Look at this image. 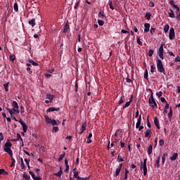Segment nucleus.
<instances>
[{
	"instance_id": "1",
	"label": "nucleus",
	"mask_w": 180,
	"mask_h": 180,
	"mask_svg": "<svg viewBox=\"0 0 180 180\" xmlns=\"http://www.w3.org/2000/svg\"><path fill=\"white\" fill-rule=\"evenodd\" d=\"M11 147H12V143L6 142L4 145V151L8 154H9L11 157H13V153L12 152V149H11Z\"/></svg>"
},
{
	"instance_id": "2",
	"label": "nucleus",
	"mask_w": 180,
	"mask_h": 180,
	"mask_svg": "<svg viewBox=\"0 0 180 180\" xmlns=\"http://www.w3.org/2000/svg\"><path fill=\"white\" fill-rule=\"evenodd\" d=\"M157 68L159 72L165 75V69H164V65H162V61L159 58L157 59Z\"/></svg>"
},
{
	"instance_id": "3",
	"label": "nucleus",
	"mask_w": 180,
	"mask_h": 180,
	"mask_svg": "<svg viewBox=\"0 0 180 180\" xmlns=\"http://www.w3.org/2000/svg\"><path fill=\"white\" fill-rule=\"evenodd\" d=\"M149 104L150 105L151 108H157V103L155 102V100L154 99V96L150 95L149 98Z\"/></svg>"
},
{
	"instance_id": "4",
	"label": "nucleus",
	"mask_w": 180,
	"mask_h": 180,
	"mask_svg": "<svg viewBox=\"0 0 180 180\" xmlns=\"http://www.w3.org/2000/svg\"><path fill=\"white\" fill-rule=\"evenodd\" d=\"M158 54L161 60H164V45L160 46Z\"/></svg>"
},
{
	"instance_id": "5",
	"label": "nucleus",
	"mask_w": 180,
	"mask_h": 180,
	"mask_svg": "<svg viewBox=\"0 0 180 180\" xmlns=\"http://www.w3.org/2000/svg\"><path fill=\"white\" fill-rule=\"evenodd\" d=\"M174 37H175V30H174V27H171L169 33V38L170 40H174Z\"/></svg>"
},
{
	"instance_id": "6",
	"label": "nucleus",
	"mask_w": 180,
	"mask_h": 180,
	"mask_svg": "<svg viewBox=\"0 0 180 180\" xmlns=\"http://www.w3.org/2000/svg\"><path fill=\"white\" fill-rule=\"evenodd\" d=\"M6 110L9 112L10 115H12L13 113H19V109L18 108H6Z\"/></svg>"
},
{
	"instance_id": "7",
	"label": "nucleus",
	"mask_w": 180,
	"mask_h": 180,
	"mask_svg": "<svg viewBox=\"0 0 180 180\" xmlns=\"http://www.w3.org/2000/svg\"><path fill=\"white\" fill-rule=\"evenodd\" d=\"M151 134H153L151 128L147 129L146 131H145V137L150 139V137H151Z\"/></svg>"
},
{
	"instance_id": "8",
	"label": "nucleus",
	"mask_w": 180,
	"mask_h": 180,
	"mask_svg": "<svg viewBox=\"0 0 180 180\" xmlns=\"http://www.w3.org/2000/svg\"><path fill=\"white\" fill-rule=\"evenodd\" d=\"M20 123L21 126H22V130L24 133H26V131H27V125H26V123L22 120H20Z\"/></svg>"
},
{
	"instance_id": "9",
	"label": "nucleus",
	"mask_w": 180,
	"mask_h": 180,
	"mask_svg": "<svg viewBox=\"0 0 180 180\" xmlns=\"http://www.w3.org/2000/svg\"><path fill=\"white\" fill-rule=\"evenodd\" d=\"M19 140H20V141L22 142V146L23 147V146L25 145L23 143V139H22L20 134L18 133L17 134V139H13L12 141H19Z\"/></svg>"
},
{
	"instance_id": "10",
	"label": "nucleus",
	"mask_w": 180,
	"mask_h": 180,
	"mask_svg": "<svg viewBox=\"0 0 180 180\" xmlns=\"http://www.w3.org/2000/svg\"><path fill=\"white\" fill-rule=\"evenodd\" d=\"M58 110H60V108L51 107L46 110V112H58Z\"/></svg>"
},
{
	"instance_id": "11",
	"label": "nucleus",
	"mask_w": 180,
	"mask_h": 180,
	"mask_svg": "<svg viewBox=\"0 0 180 180\" xmlns=\"http://www.w3.org/2000/svg\"><path fill=\"white\" fill-rule=\"evenodd\" d=\"M86 130V122H84L82 125V128L80 129V134H82Z\"/></svg>"
},
{
	"instance_id": "12",
	"label": "nucleus",
	"mask_w": 180,
	"mask_h": 180,
	"mask_svg": "<svg viewBox=\"0 0 180 180\" xmlns=\"http://www.w3.org/2000/svg\"><path fill=\"white\" fill-rule=\"evenodd\" d=\"M144 27H145L144 33H148V32H150V24L145 23Z\"/></svg>"
},
{
	"instance_id": "13",
	"label": "nucleus",
	"mask_w": 180,
	"mask_h": 180,
	"mask_svg": "<svg viewBox=\"0 0 180 180\" xmlns=\"http://www.w3.org/2000/svg\"><path fill=\"white\" fill-rule=\"evenodd\" d=\"M141 124V115H139L138 121H137V122L136 124V128L139 129V127H140Z\"/></svg>"
},
{
	"instance_id": "14",
	"label": "nucleus",
	"mask_w": 180,
	"mask_h": 180,
	"mask_svg": "<svg viewBox=\"0 0 180 180\" xmlns=\"http://www.w3.org/2000/svg\"><path fill=\"white\" fill-rule=\"evenodd\" d=\"M141 165L143 167V169H147V158L143 160V162H141Z\"/></svg>"
},
{
	"instance_id": "15",
	"label": "nucleus",
	"mask_w": 180,
	"mask_h": 180,
	"mask_svg": "<svg viewBox=\"0 0 180 180\" xmlns=\"http://www.w3.org/2000/svg\"><path fill=\"white\" fill-rule=\"evenodd\" d=\"M60 121H56L55 120H52L51 121V124H52V126H58V124H60Z\"/></svg>"
},
{
	"instance_id": "16",
	"label": "nucleus",
	"mask_w": 180,
	"mask_h": 180,
	"mask_svg": "<svg viewBox=\"0 0 180 180\" xmlns=\"http://www.w3.org/2000/svg\"><path fill=\"white\" fill-rule=\"evenodd\" d=\"M178 158V153H175L173 154V155L170 158L171 161H175Z\"/></svg>"
},
{
	"instance_id": "17",
	"label": "nucleus",
	"mask_w": 180,
	"mask_h": 180,
	"mask_svg": "<svg viewBox=\"0 0 180 180\" xmlns=\"http://www.w3.org/2000/svg\"><path fill=\"white\" fill-rule=\"evenodd\" d=\"M154 123H155L156 127H158V129H160V122L158 121V118L155 117Z\"/></svg>"
},
{
	"instance_id": "18",
	"label": "nucleus",
	"mask_w": 180,
	"mask_h": 180,
	"mask_svg": "<svg viewBox=\"0 0 180 180\" xmlns=\"http://www.w3.org/2000/svg\"><path fill=\"white\" fill-rule=\"evenodd\" d=\"M70 30V25L68 24H66L63 28V32L68 33V32Z\"/></svg>"
},
{
	"instance_id": "19",
	"label": "nucleus",
	"mask_w": 180,
	"mask_h": 180,
	"mask_svg": "<svg viewBox=\"0 0 180 180\" xmlns=\"http://www.w3.org/2000/svg\"><path fill=\"white\" fill-rule=\"evenodd\" d=\"M29 25H31V26L33 27L36 25V19H32L29 21Z\"/></svg>"
},
{
	"instance_id": "20",
	"label": "nucleus",
	"mask_w": 180,
	"mask_h": 180,
	"mask_svg": "<svg viewBox=\"0 0 180 180\" xmlns=\"http://www.w3.org/2000/svg\"><path fill=\"white\" fill-rule=\"evenodd\" d=\"M46 99H49L51 102L54 99V95L53 94H47Z\"/></svg>"
},
{
	"instance_id": "21",
	"label": "nucleus",
	"mask_w": 180,
	"mask_h": 180,
	"mask_svg": "<svg viewBox=\"0 0 180 180\" xmlns=\"http://www.w3.org/2000/svg\"><path fill=\"white\" fill-rule=\"evenodd\" d=\"M160 160H161V158L159 156L157 160L155 161V164L156 168H160Z\"/></svg>"
},
{
	"instance_id": "22",
	"label": "nucleus",
	"mask_w": 180,
	"mask_h": 180,
	"mask_svg": "<svg viewBox=\"0 0 180 180\" xmlns=\"http://www.w3.org/2000/svg\"><path fill=\"white\" fill-rule=\"evenodd\" d=\"M168 155V153H165L162 157V163L165 164V158Z\"/></svg>"
},
{
	"instance_id": "23",
	"label": "nucleus",
	"mask_w": 180,
	"mask_h": 180,
	"mask_svg": "<svg viewBox=\"0 0 180 180\" xmlns=\"http://www.w3.org/2000/svg\"><path fill=\"white\" fill-rule=\"evenodd\" d=\"M153 153V145H150L148 148V154L150 155Z\"/></svg>"
},
{
	"instance_id": "24",
	"label": "nucleus",
	"mask_w": 180,
	"mask_h": 180,
	"mask_svg": "<svg viewBox=\"0 0 180 180\" xmlns=\"http://www.w3.org/2000/svg\"><path fill=\"white\" fill-rule=\"evenodd\" d=\"M13 106L14 109H19V105L18 104V102L13 101Z\"/></svg>"
},
{
	"instance_id": "25",
	"label": "nucleus",
	"mask_w": 180,
	"mask_h": 180,
	"mask_svg": "<svg viewBox=\"0 0 180 180\" xmlns=\"http://www.w3.org/2000/svg\"><path fill=\"white\" fill-rule=\"evenodd\" d=\"M168 30H169V25L168 24H166L164 27L165 33H168Z\"/></svg>"
},
{
	"instance_id": "26",
	"label": "nucleus",
	"mask_w": 180,
	"mask_h": 180,
	"mask_svg": "<svg viewBox=\"0 0 180 180\" xmlns=\"http://www.w3.org/2000/svg\"><path fill=\"white\" fill-rule=\"evenodd\" d=\"M120 171H122L120 169V168H117L116 169V171H115V173L114 174V176H119V174H120Z\"/></svg>"
},
{
	"instance_id": "27",
	"label": "nucleus",
	"mask_w": 180,
	"mask_h": 180,
	"mask_svg": "<svg viewBox=\"0 0 180 180\" xmlns=\"http://www.w3.org/2000/svg\"><path fill=\"white\" fill-rule=\"evenodd\" d=\"M64 157H65V152H63V154H61L60 156H59V158H58V161H62L63 160V158H64Z\"/></svg>"
},
{
	"instance_id": "28",
	"label": "nucleus",
	"mask_w": 180,
	"mask_h": 180,
	"mask_svg": "<svg viewBox=\"0 0 180 180\" xmlns=\"http://www.w3.org/2000/svg\"><path fill=\"white\" fill-rule=\"evenodd\" d=\"M8 172H6L4 169H0V175H8Z\"/></svg>"
},
{
	"instance_id": "29",
	"label": "nucleus",
	"mask_w": 180,
	"mask_h": 180,
	"mask_svg": "<svg viewBox=\"0 0 180 180\" xmlns=\"http://www.w3.org/2000/svg\"><path fill=\"white\" fill-rule=\"evenodd\" d=\"M169 16V18H175V14L174 13V11H172V9H170Z\"/></svg>"
},
{
	"instance_id": "30",
	"label": "nucleus",
	"mask_w": 180,
	"mask_h": 180,
	"mask_svg": "<svg viewBox=\"0 0 180 180\" xmlns=\"http://www.w3.org/2000/svg\"><path fill=\"white\" fill-rule=\"evenodd\" d=\"M8 86H9V82H7L4 84V88L6 91V92H8V91H9V89H8Z\"/></svg>"
},
{
	"instance_id": "31",
	"label": "nucleus",
	"mask_w": 180,
	"mask_h": 180,
	"mask_svg": "<svg viewBox=\"0 0 180 180\" xmlns=\"http://www.w3.org/2000/svg\"><path fill=\"white\" fill-rule=\"evenodd\" d=\"M45 120H46V123H51L52 120L48 115H46Z\"/></svg>"
},
{
	"instance_id": "32",
	"label": "nucleus",
	"mask_w": 180,
	"mask_h": 180,
	"mask_svg": "<svg viewBox=\"0 0 180 180\" xmlns=\"http://www.w3.org/2000/svg\"><path fill=\"white\" fill-rule=\"evenodd\" d=\"M168 117L171 120V117H172V108H169V112L168 114Z\"/></svg>"
},
{
	"instance_id": "33",
	"label": "nucleus",
	"mask_w": 180,
	"mask_h": 180,
	"mask_svg": "<svg viewBox=\"0 0 180 180\" xmlns=\"http://www.w3.org/2000/svg\"><path fill=\"white\" fill-rule=\"evenodd\" d=\"M54 175L56 176H61V175H63V170H61V168L60 171L58 173H55Z\"/></svg>"
},
{
	"instance_id": "34",
	"label": "nucleus",
	"mask_w": 180,
	"mask_h": 180,
	"mask_svg": "<svg viewBox=\"0 0 180 180\" xmlns=\"http://www.w3.org/2000/svg\"><path fill=\"white\" fill-rule=\"evenodd\" d=\"M29 63H30V64H32V65H34L35 67H37V65H39V63L34 62L33 60H30Z\"/></svg>"
},
{
	"instance_id": "35",
	"label": "nucleus",
	"mask_w": 180,
	"mask_h": 180,
	"mask_svg": "<svg viewBox=\"0 0 180 180\" xmlns=\"http://www.w3.org/2000/svg\"><path fill=\"white\" fill-rule=\"evenodd\" d=\"M13 8H14V11H15V12H18V11H19V7H18V3H15V4H14Z\"/></svg>"
},
{
	"instance_id": "36",
	"label": "nucleus",
	"mask_w": 180,
	"mask_h": 180,
	"mask_svg": "<svg viewBox=\"0 0 180 180\" xmlns=\"http://www.w3.org/2000/svg\"><path fill=\"white\" fill-rule=\"evenodd\" d=\"M136 41H137V44H139V46H143V42H141L140 37H136Z\"/></svg>"
},
{
	"instance_id": "37",
	"label": "nucleus",
	"mask_w": 180,
	"mask_h": 180,
	"mask_svg": "<svg viewBox=\"0 0 180 180\" xmlns=\"http://www.w3.org/2000/svg\"><path fill=\"white\" fill-rule=\"evenodd\" d=\"M39 151L42 154H43V153H46V148H44V146H41L40 148H39Z\"/></svg>"
},
{
	"instance_id": "38",
	"label": "nucleus",
	"mask_w": 180,
	"mask_h": 180,
	"mask_svg": "<svg viewBox=\"0 0 180 180\" xmlns=\"http://www.w3.org/2000/svg\"><path fill=\"white\" fill-rule=\"evenodd\" d=\"M98 17H100L101 19H105V15H103V13H102V11H100L98 13Z\"/></svg>"
},
{
	"instance_id": "39",
	"label": "nucleus",
	"mask_w": 180,
	"mask_h": 180,
	"mask_svg": "<svg viewBox=\"0 0 180 180\" xmlns=\"http://www.w3.org/2000/svg\"><path fill=\"white\" fill-rule=\"evenodd\" d=\"M151 18V13H146V18L147 19V20H150V18Z\"/></svg>"
},
{
	"instance_id": "40",
	"label": "nucleus",
	"mask_w": 180,
	"mask_h": 180,
	"mask_svg": "<svg viewBox=\"0 0 180 180\" xmlns=\"http://www.w3.org/2000/svg\"><path fill=\"white\" fill-rule=\"evenodd\" d=\"M98 23L99 26H103V25H105V22L102 20H98Z\"/></svg>"
},
{
	"instance_id": "41",
	"label": "nucleus",
	"mask_w": 180,
	"mask_h": 180,
	"mask_svg": "<svg viewBox=\"0 0 180 180\" xmlns=\"http://www.w3.org/2000/svg\"><path fill=\"white\" fill-rule=\"evenodd\" d=\"M154 54V51L152 49H150L148 51V56L149 57H153V55Z\"/></svg>"
},
{
	"instance_id": "42",
	"label": "nucleus",
	"mask_w": 180,
	"mask_h": 180,
	"mask_svg": "<svg viewBox=\"0 0 180 180\" xmlns=\"http://www.w3.org/2000/svg\"><path fill=\"white\" fill-rule=\"evenodd\" d=\"M117 160L119 161V162H123V161H124V160H123V158H122L120 155H118Z\"/></svg>"
},
{
	"instance_id": "43",
	"label": "nucleus",
	"mask_w": 180,
	"mask_h": 180,
	"mask_svg": "<svg viewBox=\"0 0 180 180\" xmlns=\"http://www.w3.org/2000/svg\"><path fill=\"white\" fill-rule=\"evenodd\" d=\"M144 78L146 79H148V70H147V69L146 70V72L144 73Z\"/></svg>"
},
{
	"instance_id": "44",
	"label": "nucleus",
	"mask_w": 180,
	"mask_h": 180,
	"mask_svg": "<svg viewBox=\"0 0 180 180\" xmlns=\"http://www.w3.org/2000/svg\"><path fill=\"white\" fill-rule=\"evenodd\" d=\"M109 6H110V9H111L112 11L115 10V7H113V4L112 3V1L109 2Z\"/></svg>"
},
{
	"instance_id": "45",
	"label": "nucleus",
	"mask_w": 180,
	"mask_h": 180,
	"mask_svg": "<svg viewBox=\"0 0 180 180\" xmlns=\"http://www.w3.org/2000/svg\"><path fill=\"white\" fill-rule=\"evenodd\" d=\"M11 61H12L13 63L14 60H15V55H11L9 57Z\"/></svg>"
},
{
	"instance_id": "46",
	"label": "nucleus",
	"mask_w": 180,
	"mask_h": 180,
	"mask_svg": "<svg viewBox=\"0 0 180 180\" xmlns=\"http://www.w3.org/2000/svg\"><path fill=\"white\" fill-rule=\"evenodd\" d=\"M22 178H24V180H28V179H30V177L29 176H27V174H24L22 175Z\"/></svg>"
},
{
	"instance_id": "47",
	"label": "nucleus",
	"mask_w": 180,
	"mask_h": 180,
	"mask_svg": "<svg viewBox=\"0 0 180 180\" xmlns=\"http://www.w3.org/2000/svg\"><path fill=\"white\" fill-rule=\"evenodd\" d=\"M173 7H174L175 9H176V13H179V7L178 6L175 5V4L173 6Z\"/></svg>"
},
{
	"instance_id": "48",
	"label": "nucleus",
	"mask_w": 180,
	"mask_h": 180,
	"mask_svg": "<svg viewBox=\"0 0 180 180\" xmlns=\"http://www.w3.org/2000/svg\"><path fill=\"white\" fill-rule=\"evenodd\" d=\"M130 101H128L125 103L124 105H123V109H125V108H128V106H130Z\"/></svg>"
},
{
	"instance_id": "49",
	"label": "nucleus",
	"mask_w": 180,
	"mask_h": 180,
	"mask_svg": "<svg viewBox=\"0 0 180 180\" xmlns=\"http://www.w3.org/2000/svg\"><path fill=\"white\" fill-rule=\"evenodd\" d=\"M29 174L31 175L32 179H34V178H36V176L34 175V173H33V172L30 171Z\"/></svg>"
},
{
	"instance_id": "50",
	"label": "nucleus",
	"mask_w": 180,
	"mask_h": 180,
	"mask_svg": "<svg viewBox=\"0 0 180 180\" xmlns=\"http://www.w3.org/2000/svg\"><path fill=\"white\" fill-rule=\"evenodd\" d=\"M147 126L149 127V129H151V124L150 123V120L148 119V117L147 118Z\"/></svg>"
},
{
	"instance_id": "51",
	"label": "nucleus",
	"mask_w": 180,
	"mask_h": 180,
	"mask_svg": "<svg viewBox=\"0 0 180 180\" xmlns=\"http://www.w3.org/2000/svg\"><path fill=\"white\" fill-rule=\"evenodd\" d=\"M155 70V67H154V65H151L150 66V72H152V74H153Z\"/></svg>"
},
{
	"instance_id": "52",
	"label": "nucleus",
	"mask_w": 180,
	"mask_h": 180,
	"mask_svg": "<svg viewBox=\"0 0 180 180\" xmlns=\"http://www.w3.org/2000/svg\"><path fill=\"white\" fill-rule=\"evenodd\" d=\"M156 95L158 98H161V96H162V91H159L158 93H156Z\"/></svg>"
},
{
	"instance_id": "53",
	"label": "nucleus",
	"mask_w": 180,
	"mask_h": 180,
	"mask_svg": "<svg viewBox=\"0 0 180 180\" xmlns=\"http://www.w3.org/2000/svg\"><path fill=\"white\" fill-rule=\"evenodd\" d=\"M25 162L28 167V169H30V166L29 165V160L27 159H25Z\"/></svg>"
},
{
	"instance_id": "54",
	"label": "nucleus",
	"mask_w": 180,
	"mask_h": 180,
	"mask_svg": "<svg viewBox=\"0 0 180 180\" xmlns=\"http://www.w3.org/2000/svg\"><path fill=\"white\" fill-rule=\"evenodd\" d=\"M175 63H179L180 62V57L176 56L174 60Z\"/></svg>"
},
{
	"instance_id": "55",
	"label": "nucleus",
	"mask_w": 180,
	"mask_h": 180,
	"mask_svg": "<svg viewBox=\"0 0 180 180\" xmlns=\"http://www.w3.org/2000/svg\"><path fill=\"white\" fill-rule=\"evenodd\" d=\"M160 146H164L165 141L162 139H160L159 141Z\"/></svg>"
},
{
	"instance_id": "56",
	"label": "nucleus",
	"mask_w": 180,
	"mask_h": 180,
	"mask_svg": "<svg viewBox=\"0 0 180 180\" xmlns=\"http://www.w3.org/2000/svg\"><path fill=\"white\" fill-rule=\"evenodd\" d=\"M57 132L58 131V127H53V132Z\"/></svg>"
},
{
	"instance_id": "57",
	"label": "nucleus",
	"mask_w": 180,
	"mask_h": 180,
	"mask_svg": "<svg viewBox=\"0 0 180 180\" xmlns=\"http://www.w3.org/2000/svg\"><path fill=\"white\" fill-rule=\"evenodd\" d=\"M68 171H70V166L65 165V172H68Z\"/></svg>"
},
{
	"instance_id": "58",
	"label": "nucleus",
	"mask_w": 180,
	"mask_h": 180,
	"mask_svg": "<svg viewBox=\"0 0 180 180\" xmlns=\"http://www.w3.org/2000/svg\"><path fill=\"white\" fill-rule=\"evenodd\" d=\"M150 34H154L155 33V29L151 28L150 30Z\"/></svg>"
},
{
	"instance_id": "59",
	"label": "nucleus",
	"mask_w": 180,
	"mask_h": 180,
	"mask_svg": "<svg viewBox=\"0 0 180 180\" xmlns=\"http://www.w3.org/2000/svg\"><path fill=\"white\" fill-rule=\"evenodd\" d=\"M129 174V170L126 169L125 170V176H124V179H127V174Z\"/></svg>"
},
{
	"instance_id": "60",
	"label": "nucleus",
	"mask_w": 180,
	"mask_h": 180,
	"mask_svg": "<svg viewBox=\"0 0 180 180\" xmlns=\"http://www.w3.org/2000/svg\"><path fill=\"white\" fill-rule=\"evenodd\" d=\"M160 101H161V102H162V103H164V102H165L166 103H167V100H165V98H164V97L160 98Z\"/></svg>"
},
{
	"instance_id": "61",
	"label": "nucleus",
	"mask_w": 180,
	"mask_h": 180,
	"mask_svg": "<svg viewBox=\"0 0 180 180\" xmlns=\"http://www.w3.org/2000/svg\"><path fill=\"white\" fill-rule=\"evenodd\" d=\"M86 143H87V144H90V143H92V141L91 140V138L87 137Z\"/></svg>"
},
{
	"instance_id": "62",
	"label": "nucleus",
	"mask_w": 180,
	"mask_h": 180,
	"mask_svg": "<svg viewBox=\"0 0 180 180\" xmlns=\"http://www.w3.org/2000/svg\"><path fill=\"white\" fill-rule=\"evenodd\" d=\"M122 33H124L125 34H127L129 33V31L126 30H122L121 31Z\"/></svg>"
},
{
	"instance_id": "63",
	"label": "nucleus",
	"mask_w": 180,
	"mask_h": 180,
	"mask_svg": "<svg viewBox=\"0 0 180 180\" xmlns=\"http://www.w3.org/2000/svg\"><path fill=\"white\" fill-rule=\"evenodd\" d=\"M74 178H78V172H74Z\"/></svg>"
},
{
	"instance_id": "64",
	"label": "nucleus",
	"mask_w": 180,
	"mask_h": 180,
	"mask_svg": "<svg viewBox=\"0 0 180 180\" xmlns=\"http://www.w3.org/2000/svg\"><path fill=\"white\" fill-rule=\"evenodd\" d=\"M143 175H144V176H146V175H147V168L143 169Z\"/></svg>"
}]
</instances>
